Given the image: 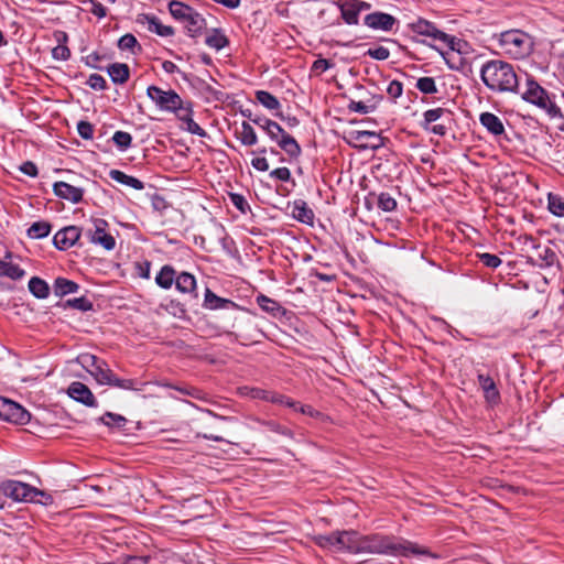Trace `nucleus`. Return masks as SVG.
I'll list each match as a JSON object with an SVG mask.
<instances>
[{
    "mask_svg": "<svg viewBox=\"0 0 564 564\" xmlns=\"http://www.w3.org/2000/svg\"><path fill=\"white\" fill-rule=\"evenodd\" d=\"M410 29L417 35L444 43L447 50L441 52V55L452 70H465V68H468V70L473 68L479 70H513L509 63L501 59H485L482 55L467 56V42L438 30L431 21L419 18L410 24Z\"/></svg>",
    "mask_w": 564,
    "mask_h": 564,
    "instance_id": "1",
    "label": "nucleus"
},
{
    "mask_svg": "<svg viewBox=\"0 0 564 564\" xmlns=\"http://www.w3.org/2000/svg\"><path fill=\"white\" fill-rule=\"evenodd\" d=\"M361 553L381 554L390 556H410V555H435L425 547L402 538L382 534L362 535Z\"/></svg>",
    "mask_w": 564,
    "mask_h": 564,
    "instance_id": "2",
    "label": "nucleus"
},
{
    "mask_svg": "<svg viewBox=\"0 0 564 564\" xmlns=\"http://www.w3.org/2000/svg\"><path fill=\"white\" fill-rule=\"evenodd\" d=\"M492 40L503 54L513 59L528 57L534 47L532 36L519 29H511L499 34H494Z\"/></svg>",
    "mask_w": 564,
    "mask_h": 564,
    "instance_id": "3",
    "label": "nucleus"
},
{
    "mask_svg": "<svg viewBox=\"0 0 564 564\" xmlns=\"http://www.w3.org/2000/svg\"><path fill=\"white\" fill-rule=\"evenodd\" d=\"M155 283L164 290H169L175 284L180 293L187 295L191 300L196 301L198 299L195 276L185 271L177 273L170 264L161 268L155 276Z\"/></svg>",
    "mask_w": 564,
    "mask_h": 564,
    "instance_id": "4",
    "label": "nucleus"
},
{
    "mask_svg": "<svg viewBox=\"0 0 564 564\" xmlns=\"http://www.w3.org/2000/svg\"><path fill=\"white\" fill-rule=\"evenodd\" d=\"M525 75V89L521 93L522 99L544 110L551 118L562 117L558 106L551 100L547 91L528 73Z\"/></svg>",
    "mask_w": 564,
    "mask_h": 564,
    "instance_id": "5",
    "label": "nucleus"
},
{
    "mask_svg": "<svg viewBox=\"0 0 564 564\" xmlns=\"http://www.w3.org/2000/svg\"><path fill=\"white\" fill-rule=\"evenodd\" d=\"M454 112L451 109L437 107L429 109L423 113L420 126L423 130L438 137H445L452 128Z\"/></svg>",
    "mask_w": 564,
    "mask_h": 564,
    "instance_id": "6",
    "label": "nucleus"
},
{
    "mask_svg": "<svg viewBox=\"0 0 564 564\" xmlns=\"http://www.w3.org/2000/svg\"><path fill=\"white\" fill-rule=\"evenodd\" d=\"M265 132L272 141H275L278 145L290 156L292 160L299 159L302 153V149L297 141L289 134L278 122L265 121Z\"/></svg>",
    "mask_w": 564,
    "mask_h": 564,
    "instance_id": "7",
    "label": "nucleus"
},
{
    "mask_svg": "<svg viewBox=\"0 0 564 564\" xmlns=\"http://www.w3.org/2000/svg\"><path fill=\"white\" fill-rule=\"evenodd\" d=\"M484 84L497 93H520L517 73H480Z\"/></svg>",
    "mask_w": 564,
    "mask_h": 564,
    "instance_id": "8",
    "label": "nucleus"
},
{
    "mask_svg": "<svg viewBox=\"0 0 564 564\" xmlns=\"http://www.w3.org/2000/svg\"><path fill=\"white\" fill-rule=\"evenodd\" d=\"M6 497L15 501H35V497L44 496L45 491L18 480H6L0 485Z\"/></svg>",
    "mask_w": 564,
    "mask_h": 564,
    "instance_id": "9",
    "label": "nucleus"
},
{
    "mask_svg": "<svg viewBox=\"0 0 564 564\" xmlns=\"http://www.w3.org/2000/svg\"><path fill=\"white\" fill-rule=\"evenodd\" d=\"M90 375L99 384L117 387L123 390H139L137 388V380L118 378L105 360L99 362V366L95 370H90Z\"/></svg>",
    "mask_w": 564,
    "mask_h": 564,
    "instance_id": "10",
    "label": "nucleus"
},
{
    "mask_svg": "<svg viewBox=\"0 0 564 564\" xmlns=\"http://www.w3.org/2000/svg\"><path fill=\"white\" fill-rule=\"evenodd\" d=\"M0 419L13 424L25 425L31 414L19 403L0 397Z\"/></svg>",
    "mask_w": 564,
    "mask_h": 564,
    "instance_id": "11",
    "label": "nucleus"
},
{
    "mask_svg": "<svg viewBox=\"0 0 564 564\" xmlns=\"http://www.w3.org/2000/svg\"><path fill=\"white\" fill-rule=\"evenodd\" d=\"M147 94L162 110L171 111V109H176L182 102L181 97L171 89L163 90L158 86H149Z\"/></svg>",
    "mask_w": 564,
    "mask_h": 564,
    "instance_id": "12",
    "label": "nucleus"
},
{
    "mask_svg": "<svg viewBox=\"0 0 564 564\" xmlns=\"http://www.w3.org/2000/svg\"><path fill=\"white\" fill-rule=\"evenodd\" d=\"M107 221L104 219H95V229H88L85 231V236L91 243L100 245L106 250L110 251L116 247V240L112 235L106 232Z\"/></svg>",
    "mask_w": 564,
    "mask_h": 564,
    "instance_id": "13",
    "label": "nucleus"
},
{
    "mask_svg": "<svg viewBox=\"0 0 564 564\" xmlns=\"http://www.w3.org/2000/svg\"><path fill=\"white\" fill-rule=\"evenodd\" d=\"M82 236V228L77 226H66L62 229H59L53 238V245L56 249L65 251L69 248L78 245L82 246L79 242Z\"/></svg>",
    "mask_w": 564,
    "mask_h": 564,
    "instance_id": "14",
    "label": "nucleus"
},
{
    "mask_svg": "<svg viewBox=\"0 0 564 564\" xmlns=\"http://www.w3.org/2000/svg\"><path fill=\"white\" fill-rule=\"evenodd\" d=\"M364 23L370 29L389 32L399 21L389 13L376 11L367 14L364 19Z\"/></svg>",
    "mask_w": 564,
    "mask_h": 564,
    "instance_id": "15",
    "label": "nucleus"
},
{
    "mask_svg": "<svg viewBox=\"0 0 564 564\" xmlns=\"http://www.w3.org/2000/svg\"><path fill=\"white\" fill-rule=\"evenodd\" d=\"M67 394L75 401L83 403L86 406H97V401L90 389L83 382H72L67 389Z\"/></svg>",
    "mask_w": 564,
    "mask_h": 564,
    "instance_id": "16",
    "label": "nucleus"
},
{
    "mask_svg": "<svg viewBox=\"0 0 564 564\" xmlns=\"http://www.w3.org/2000/svg\"><path fill=\"white\" fill-rule=\"evenodd\" d=\"M557 256L553 249L547 246H535L534 254L528 257V262L539 268H549L554 264Z\"/></svg>",
    "mask_w": 564,
    "mask_h": 564,
    "instance_id": "17",
    "label": "nucleus"
},
{
    "mask_svg": "<svg viewBox=\"0 0 564 564\" xmlns=\"http://www.w3.org/2000/svg\"><path fill=\"white\" fill-rule=\"evenodd\" d=\"M53 192L57 197L69 200L73 204H77L83 200L85 191L80 187H76L61 181L53 185Z\"/></svg>",
    "mask_w": 564,
    "mask_h": 564,
    "instance_id": "18",
    "label": "nucleus"
},
{
    "mask_svg": "<svg viewBox=\"0 0 564 564\" xmlns=\"http://www.w3.org/2000/svg\"><path fill=\"white\" fill-rule=\"evenodd\" d=\"M340 541H338V551H347L349 553H361L360 535L356 531H339Z\"/></svg>",
    "mask_w": 564,
    "mask_h": 564,
    "instance_id": "19",
    "label": "nucleus"
},
{
    "mask_svg": "<svg viewBox=\"0 0 564 564\" xmlns=\"http://www.w3.org/2000/svg\"><path fill=\"white\" fill-rule=\"evenodd\" d=\"M478 383L484 392L485 400L491 404L500 402V392L496 386L495 380L489 375L478 373Z\"/></svg>",
    "mask_w": 564,
    "mask_h": 564,
    "instance_id": "20",
    "label": "nucleus"
},
{
    "mask_svg": "<svg viewBox=\"0 0 564 564\" xmlns=\"http://www.w3.org/2000/svg\"><path fill=\"white\" fill-rule=\"evenodd\" d=\"M189 36L195 37L206 28L205 18L195 9L182 22Z\"/></svg>",
    "mask_w": 564,
    "mask_h": 564,
    "instance_id": "21",
    "label": "nucleus"
},
{
    "mask_svg": "<svg viewBox=\"0 0 564 564\" xmlns=\"http://www.w3.org/2000/svg\"><path fill=\"white\" fill-rule=\"evenodd\" d=\"M85 61V65L95 68L96 70H106L107 64H110L112 61V57L104 50H97L85 57H83Z\"/></svg>",
    "mask_w": 564,
    "mask_h": 564,
    "instance_id": "22",
    "label": "nucleus"
},
{
    "mask_svg": "<svg viewBox=\"0 0 564 564\" xmlns=\"http://www.w3.org/2000/svg\"><path fill=\"white\" fill-rule=\"evenodd\" d=\"M204 307L208 310H220L227 307H239L235 302L224 299L215 294L210 289L206 288L204 295Z\"/></svg>",
    "mask_w": 564,
    "mask_h": 564,
    "instance_id": "23",
    "label": "nucleus"
},
{
    "mask_svg": "<svg viewBox=\"0 0 564 564\" xmlns=\"http://www.w3.org/2000/svg\"><path fill=\"white\" fill-rule=\"evenodd\" d=\"M292 216L306 225H313L314 212L307 206L305 200L299 199L293 204Z\"/></svg>",
    "mask_w": 564,
    "mask_h": 564,
    "instance_id": "24",
    "label": "nucleus"
},
{
    "mask_svg": "<svg viewBox=\"0 0 564 564\" xmlns=\"http://www.w3.org/2000/svg\"><path fill=\"white\" fill-rule=\"evenodd\" d=\"M480 123L494 135H500L505 132L502 121L498 116L491 112H482L479 117Z\"/></svg>",
    "mask_w": 564,
    "mask_h": 564,
    "instance_id": "25",
    "label": "nucleus"
},
{
    "mask_svg": "<svg viewBox=\"0 0 564 564\" xmlns=\"http://www.w3.org/2000/svg\"><path fill=\"white\" fill-rule=\"evenodd\" d=\"M236 137L246 147H252L258 142L254 129L247 121H242L240 129L236 130Z\"/></svg>",
    "mask_w": 564,
    "mask_h": 564,
    "instance_id": "26",
    "label": "nucleus"
},
{
    "mask_svg": "<svg viewBox=\"0 0 564 564\" xmlns=\"http://www.w3.org/2000/svg\"><path fill=\"white\" fill-rule=\"evenodd\" d=\"M343 20L349 25H356L359 22V12L354 0H345L339 4Z\"/></svg>",
    "mask_w": 564,
    "mask_h": 564,
    "instance_id": "27",
    "label": "nucleus"
},
{
    "mask_svg": "<svg viewBox=\"0 0 564 564\" xmlns=\"http://www.w3.org/2000/svg\"><path fill=\"white\" fill-rule=\"evenodd\" d=\"M109 176L111 180L130 186L134 189L141 191L144 188V183L137 177L130 176L120 170H110Z\"/></svg>",
    "mask_w": 564,
    "mask_h": 564,
    "instance_id": "28",
    "label": "nucleus"
},
{
    "mask_svg": "<svg viewBox=\"0 0 564 564\" xmlns=\"http://www.w3.org/2000/svg\"><path fill=\"white\" fill-rule=\"evenodd\" d=\"M313 541L323 549L338 551V541H340L339 531L332 532L330 534L315 535L313 536Z\"/></svg>",
    "mask_w": 564,
    "mask_h": 564,
    "instance_id": "29",
    "label": "nucleus"
},
{
    "mask_svg": "<svg viewBox=\"0 0 564 564\" xmlns=\"http://www.w3.org/2000/svg\"><path fill=\"white\" fill-rule=\"evenodd\" d=\"M53 289L56 296L63 297L69 293L77 292L79 285L72 280L65 278H57L54 281Z\"/></svg>",
    "mask_w": 564,
    "mask_h": 564,
    "instance_id": "30",
    "label": "nucleus"
},
{
    "mask_svg": "<svg viewBox=\"0 0 564 564\" xmlns=\"http://www.w3.org/2000/svg\"><path fill=\"white\" fill-rule=\"evenodd\" d=\"M29 290L36 299H46L50 294L48 284L39 276H33L29 281Z\"/></svg>",
    "mask_w": 564,
    "mask_h": 564,
    "instance_id": "31",
    "label": "nucleus"
},
{
    "mask_svg": "<svg viewBox=\"0 0 564 564\" xmlns=\"http://www.w3.org/2000/svg\"><path fill=\"white\" fill-rule=\"evenodd\" d=\"M25 271L18 264L7 262L0 259V276H7L11 280H20L24 276Z\"/></svg>",
    "mask_w": 564,
    "mask_h": 564,
    "instance_id": "32",
    "label": "nucleus"
},
{
    "mask_svg": "<svg viewBox=\"0 0 564 564\" xmlns=\"http://www.w3.org/2000/svg\"><path fill=\"white\" fill-rule=\"evenodd\" d=\"M205 43L209 47L219 51L228 45V39L220 30L214 29L206 35Z\"/></svg>",
    "mask_w": 564,
    "mask_h": 564,
    "instance_id": "33",
    "label": "nucleus"
},
{
    "mask_svg": "<svg viewBox=\"0 0 564 564\" xmlns=\"http://www.w3.org/2000/svg\"><path fill=\"white\" fill-rule=\"evenodd\" d=\"M51 229H52V226L50 223L41 220V221L33 223L29 227L26 234H28L29 238L41 239V238L47 237L51 232Z\"/></svg>",
    "mask_w": 564,
    "mask_h": 564,
    "instance_id": "34",
    "label": "nucleus"
},
{
    "mask_svg": "<svg viewBox=\"0 0 564 564\" xmlns=\"http://www.w3.org/2000/svg\"><path fill=\"white\" fill-rule=\"evenodd\" d=\"M169 10L174 19L183 22L186 19V17L192 12L193 8L181 1L173 0L169 3Z\"/></svg>",
    "mask_w": 564,
    "mask_h": 564,
    "instance_id": "35",
    "label": "nucleus"
},
{
    "mask_svg": "<svg viewBox=\"0 0 564 564\" xmlns=\"http://www.w3.org/2000/svg\"><path fill=\"white\" fill-rule=\"evenodd\" d=\"M547 208L554 216L564 217V197L558 194L549 193Z\"/></svg>",
    "mask_w": 564,
    "mask_h": 564,
    "instance_id": "36",
    "label": "nucleus"
},
{
    "mask_svg": "<svg viewBox=\"0 0 564 564\" xmlns=\"http://www.w3.org/2000/svg\"><path fill=\"white\" fill-rule=\"evenodd\" d=\"M256 99L267 109L276 110L280 108V101L275 96L265 90H258L256 93Z\"/></svg>",
    "mask_w": 564,
    "mask_h": 564,
    "instance_id": "37",
    "label": "nucleus"
},
{
    "mask_svg": "<svg viewBox=\"0 0 564 564\" xmlns=\"http://www.w3.org/2000/svg\"><path fill=\"white\" fill-rule=\"evenodd\" d=\"M199 89L210 97H213L217 101H226L229 99V95L225 93L223 89L213 86L210 83L202 80Z\"/></svg>",
    "mask_w": 564,
    "mask_h": 564,
    "instance_id": "38",
    "label": "nucleus"
},
{
    "mask_svg": "<svg viewBox=\"0 0 564 564\" xmlns=\"http://www.w3.org/2000/svg\"><path fill=\"white\" fill-rule=\"evenodd\" d=\"M63 307L64 308L70 307V308H75V310H78L82 312H87V311H91L94 305H93V302L89 301L87 297L80 296V297L70 299V300L65 301L63 303Z\"/></svg>",
    "mask_w": 564,
    "mask_h": 564,
    "instance_id": "39",
    "label": "nucleus"
},
{
    "mask_svg": "<svg viewBox=\"0 0 564 564\" xmlns=\"http://www.w3.org/2000/svg\"><path fill=\"white\" fill-rule=\"evenodd\" d=\"M118 46L122 51H130L135 54L137 51H141V46L138 43L135 36L131 33L122 35L118 41Z\"/></svg>",
    "mask_w": 564,
    "mask_h": 564,
    "instance_id": "40",
    "label": "nucleus"
},
{
    "mask_svg": "<svg viewBox=\"0 0 564 564\" xmlns=\"http://www.w3.org/2000/svg\"><path fill=\"white\" fill-rule=\"evenodd\" d=\"M257 303L263 311L271 313L273 316H276V314L282 308L281 305L276 301H274L263 294H261L257 297Z\"/></svg>",
    "mask_w": 564,
    "mask_h": 564,
    "instance_id": "41",
    "label": "nucleus"
},
{
    "mask_svg": "<svg viewBox=\"0 0 564 564\" xmlns=\"http://www.w3.org/2000/svg\"><path fill=\"white\" fill-rule=\"evenodd\" d=\"M102 361H104V359H100L97 356L88 354V352L80 354L77 357V362L83 368H85L89 373H90V370H95L99 366V362H102Z\"/></svg>",
    "mask_w": 564,
    "mask_h": 564,
    "instance_id": "42",
    "label": "nucleus"
},
{
    "mask_svg": "<svg viewBox=\"0 0 564 564\" xmlns=\"http://www.w3.org/2000/svg\"><path fill=\"white\" fill-rule=\"evenodd\" d=\"M100 421L107 425V426H116V427H123L127 423V419L120 414H116L112 412H106L101 417Z\"/></svg>",
    "mask_w": 564,
    "mask_h": 564,
    "instance_id": "43",
    "label": "nucleus"
},
{
    "mask_svg": "<svg viewBox=\"0 0 564 564\" xmlns=\"http://www.w3.org/2000/svg\"><path fill=\"white\" fill-rule=\"evenodd\" d=\"M150 30L160 36H171L174 34V29L163 24L158 18L150 20Z\"/></svg>",
    "mask_w": 564,
    "mask_h": 564,
    "instance_id": "44",
    "label": "nucleus"
},
{
    "mask_svg": "<svg viewBox=\"0 0 564 564\" xmlns=\"http://www.w3.org/2000/svg\"><path fill=\"white\" fill-rule=\"evenodd\" d=\"M355 140L357 141H368L370 139H373L377 142L371 143V148L377 149L382 144L381 137L373 132V131H356L352 133Z\"/></svg>",
    "mask_w": 564,
    "mask_h": 564,
    "instance_id": "45",
    "label": "nucleus"
},
{
    "mask_svg": "<svg viewBox=\"0 0 564 564\" xmlns=\"http://www.w3.org/2000/svg\"><path fill=\"white\" fill-rule=\"evenodd\" d=\"M415 87L423 94H435L437 88L432 77H421L417 79Z\"/></svg>",
    "mask_w": 564,
    "mask_h": 564,
    "instance_id": "46",
    "label": "nucleus"
},
{
    "mask_svg": "<svg viewBox=\"0 0 564 564\" xmlns=\"http://www.w3.org/2000/svg\"><path fill=\"white\" fill-rule=\"evenodd\" d=\"M478 260L489 269H496L501 264V259L497 254H491L488 252L476 253Z\"/></svg>",
    "mask_w": 564,
    "mask_h": 564,
    "instance_id": "47",
    "label": "nucleus"
},
{
    "mask_svg": "<svg viewBox=\"0 0 564 564\" xmlns=\"http://www.w3.org/2000/svg\"><path fill=\"white\" fill-rule=\"evenodd\" d=\"M378 207L383 212H393L397 208V200L389 193H381L378 196Z\"/></svg>",
    "mask_w": 564,
    "mask_h": 564,
    "instance_id": "48",
    "label": "nucleus"
},
{
    "mask_svg": "<svg viewBox=\"0 0 564 564\" xmlns=\"http://www.w3.org/2000/svg\"><path fill=\"white\" fill-rule=\"evenodd\" d=\"M112 140L120 150H127L131 145L132 137L128 132L116 131Z\"/></svg>",
    "mask_w": 564,
    "mask_h": 564,
    "instance_id": "49",
    "label": "nucleus"
},
{
    "mask_svg": "<svg viewBox=\"0 0 564 564\" xmlns=\"http://www.w3.org/2000/svg\"><path fill=\"white\" fill-rule=\"evenodd\" d=\"M83 4H89V12L98 19L107 17V8L97 0H82Z\"/></svg>",
    "mask_w": 564,
    "mask_h": 564,
    "instance_id": "50",
    "label": "nucleus"
},
{
    "mask_svg": "<svg viewBox=\"0 0 564 564\" xmlns=\"http://www.w3.org/2000/svg\"><path fill=\"white\" fill-rule=\"evenodd\" d=\"M297 411H300L303 414L310 415L312 417L319 419L323 422L330 421V417L328 415L315 410L311 405H302L299 403Z\"/></svg>",
    "mask_w": 564,
    "mask_h": 564,
    "instance_id": "51",
    "label": "nucleus"
},
{
    "mask_svg": "<svg viewBox=\"0 0 564 564\" xmlns=\"http://www.w3.org/2000/svg\"><path fill=\"white\" fill-rule=\"evenodd\" d=\"M347 109L352 112H359L362 115H367L375 109L373 105H366L364 101H355L350 100L347 105Z\"/></svg>",
    "mask_w": 564,
    "mask_h": 564,
    "instance_id": "52",
    "label": "nucleus"
},
{
    "mask_svg": "<svg viewBox=\"0 0 564 564\" xmlns=\"http://www.w3.org/2000/svg\"><path fill=\"white\" fill-rule=\"evenodd\" d=\"M77 132L83 139L90 140L94 135V126L88 121L80 120L77 123Z\"/></svg>",
    "mask_w": 564,
    "mask_h": 564,
    "instance_id": "53",
    "label": "nucleus"
},
{
    "mask_svg": "<svg viewBox=\"0 0 564 564\" xmlns=\"http://www.w3.org/2000/svg\"><path fill=\"white\" fill-rule=\"evenodd\" d=\"M87 84L90 86V88L95 90H104L107 88V83L105 78L100 76L98 73H93L89 76Z\"/></svg>",
    "mask_w": 564,
    "mask_h": 564,
    "instance_id": "54",
    "label": "nucleus"
},
{
    "mask_svg": "<svg viewBox=\"0 0 564 564\" xmlns=\"http://www.w3.org/2000/svg\"><path fill=\"white\" fill-rule=\"evenodd\" d=\"M261 423L271 432L279 433L282 435H286V436L292 435V432L289 429L282 426L281 424L276 423L275 421H262Z\"/></svg>",
    "mask_w": 564,
    "mask_h": 564,
    "instance_id": "55",
    "label": "nucleus"
},
{
    "mask_svg": "<svg viewBox=\"0 0 564 564\" xmlns=\"http://www.w3.org/2000/svg\"><path fill=\"white\" fill-rule=\"evenodd\" d=\"M367 54L375 58V59H378V61H384L389 57L390 55V52L387 47H383V46H377V47H373V48H369L367 51Z\"/></svg>",
    "mask_w": 564,
    "mask_h": 564,
    "instance_id": "56",
    "label": "nucleus"
},
{
    "mask_svg": "<svg viewBox=\"0 0 564 564\" xmlns=\"http://www.w3.org/2000/svg\"><path fill=\"white\" fill-rule=\"evenodd\" d=\"M230 200L234 204V206L243 214L247 212V209H249V205L241 194H230Z\"/></svg>",
    "mask_w": 564,
    "mask_h": 564,
    "instance_id": "57",
    "label": "nucleus"
},
{
    "mask_svg": "<svg viewBox=\"0 0 564 564\" xmlns=\"http://www.w3.org/2000/svg\"><path fill=\"white\" fill-rule=\"evenodd\" d=\"M171 111L175 112L177 118L183 122H186L188 118H192L191 105L188 104V106L185 107L183 106V101L176 109H171Z\"/></svg>",
    "mask_w": 564,
    "mask_h": 564,
    "instance_id": "58",
    "label": "nucleus"
},
{
    "mask_svg": "<svg viewBox=\"0 0 564 564\" xmlns=\"http://www.w3.org/2000/svg\"><path fill=\"white\" fill-rule=\"evenodd\" d=\"M270 177L282 182H288L291 180V172L288 167H278L270 172Z\"/></svg>",
    "mask_w": 564,
    "mask_h": 564,
    "instance_id": "59",
    "label": "nucleus"
},
{
    "mask_svg": "<svg viewBox=\"0 0 564 564\" xmlns=\"http://www.w3.org/2000/svg\"><path fill=\"white\" fill-rule=\"evenodd\" d=\"M402 90H403L402 83L399 80L390 82V84L387 87L388 95L393 99L400 97L402 95Z\"/></svg>",
    "mask_w": 564,
    "mask_h": 564,
    "instance_id": "60",
    "label": "nucleus"
},
{
    "mask_svg": "<svg viewBox=\"0 0 564 564\" xmlns=\"http://www.w3.org/2000/svg\"><path fill=\"white\" fill-rule=\"evenodd\" d=\"M185 123H186L187 131L191 132L192 134H196L198 137L207 135L206 131L197 122H195L193 120V118H188Z\"/></svg>",
    "mask_w": 564,
    "mask_h": 564,
    "instance_id": "61",
    "label": "nucleus"
},
{
    "mask_svg": "<svg viewBox=\"0 0 564 564\" xmlns=\"http://www.w3.org/2000/svg\"><path fill=\"white\" fill-rule=\"evenodd\" d=\"M52 55L55 59L66 61L70 55V51L65 45H57L56 47L53 48Z\"/></svg>",
    "mask_w": 564,
    "mask_h": 564,
    "instance_id": "62",
    "label": "nucleus"
},
{
    "mask_svg": "<svg viewBox=\"0 0 564 564\" xmlns=\"http://www.w3.org/2000/svg\"><path fill=\"white\" fill-rule=\"evenodd\" d=\"M19 170H20L23 174H25V175H28V176H31V177H35V176L37 175V173H39V171H37V166H36L32 161H25V162H23V163L20 165Z\"/></svg>",
    "mask_w": 564,
    "mask_h": 564,
    "instance_id": "63",
    "label": "nucleus"
},
{
    "mask_svg": "<svg viewBox=\"0 0 564 564\" xmlns=\"http://www.w3.org/2000/svg\"><path fill=\"white\" fill-rule=\"evenodd\" d=\"M151 561V556H135V555H127L123 558V564H149Z\"/></svg>",
    "mask_w": 564,
    "mask_h": 564,
    "instance_id": "64",
    "label": "nucleus"
}]
</instances>
